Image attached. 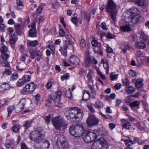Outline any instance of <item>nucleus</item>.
<instances>
[{
	"label": "nucleus",
	"mask_w": 149,
	"mask_h": 149,
	"mask_svg": "<svg viewBox=\"0 0 149 149\" xmlns=\"http://www.w3.org/2000/svg\"><path fill=\"white\" fill-rule=\"evenodd\" d=\"M29 52L32 59H34L36 57V50H31L29 51Z\"/></svg>",
	"instance_id": "nucleus-39"
},
{
	"label": "nucleus",
	"mask_w": 149,
	"mask_h": 149,
	"mask_svg": "<svg viewBox=\"0 0 149 149\" xmlns=\"http://www.w3.org/2000/svg\"><path fill=\"white\" fill-rule=\"evenodd\" d=\"M56 143H60V147L63 149H65L69 147L68 142L63 136L58 138Z\"/></svg>",
	"instance_id": "nucleus-10"
},
{
	"label": "nucleus",
	"mask_w": 149,
	"mask_h": 149,
	"mask_svg": "<svg viewBox=\"0 0 149 149\" xmlns=\"http://www.w3.org/2000/svg\"><path fill=\"white\" fill-rule=\"evenodd\" d=\"M10 88V86L8 84L4 83L0 86V92H3L5 91L9 90Z\"/></svg>",
	"instance_id": "nucleus-17"
},
{
	"label": "nucleus",
	"mask_w": 149,
	"mask_h": 149,
	"mask_svg": "<svg viewBox=\"0 0 149 149\" xmlns=\"http://www.w3.org/2000/svg\"><path fill=\"white\" fill-rule=\"evenodd\" d=\"M140 104V102L139 101H135L130 103V105L132 108L136 107V108L138 109L139 108Z\"/></svg>",
	"instance_id": "nucleus-25"
},
{
	"label": "nucleus",
	"mask_w": 149,
	"mask_h": 149,
	"mask_svg": "<svg viewBox=\"0 0 149 149\" xmlns=\"http://www.w3.org/2000/svg\"><path fill=\"white\" fill-rule=\"evenodd\" d=\"M135 45L137 48L140 49L144 48L146 46V44L143 42H136Z\"/></svg>",
	"instance_id": "nucleus-26"
},
{
	"label": "nucleus",
	"mask_w": 149,
	"mask_h": 149,
	"mask_svg": "<svg viewBox=\"0 0 149 149\" xmlns=\"http://www.w3.org/2000/svg\"><path fill=\"white\" fill-rule=\"evenodd\" d=\"M84 127L82 124L71 126L69 128L70 134L75 137H80L84 132Z\"/></svg>",
	"instance_id": "nucleus-6"
},
{
	"label": "nucleus",
	"mask_w": 149,
	"mask_h": 149,
	"mask_svg": "<svg viewBox=\"0 0 149 149\" xmlns=\"http://www.w3.org/2000/svg\"><path fill=\"white\" fill-rule=\"evenodd\" d=\"M91 57H88L85 59L84 61L82 63V65L83 67H87L91 65Z\"/></svg>",
	"instance_id": "nucleus-21"
},
{
	"label": "nucleus",
	"mask_w": 149,
	"mask_h": 149,
	"mask_svg": "<svg viewBox=\"0 0 149 149\" xmlns=\"http://www.w3.org/2000/svg\"><path fill=\"white\" fill-rule=\"evenodd\" d=\"M65 95L69 99H71L72 98V96L70 89H69V90L67 91L65 93Z\"/></svg>",
	"instance_id": "nucleus-37"
},
{
	"label": "nucleus",
	"mask_w": 149,
	"mask_h": 149,
	"mask_svg": "<svg viewBox=\"0 0 149 149\" xmlns=\"http://www.w3.org/2000/svg\"><path fill=\"white\" fill-rule=\"evenodd\" d=\"M123 84L125 86H128L130 84V81L127 79L123 80Z\"/></svg>",
	"instance_id": "nucleus-57"
},
{
	"label": "nucleus",
	"mask_w": 149,
	"mask_h": 149,
	"mask_svg": "<svg viewBox=\"0 0 149 149\" xmlns=\"http://www.w3.org/2000/svg\"><path fill=\"white\" fill-rule=\"evenodd\" d=\"M131 48V46L127 44L125 45L124 47L122 49V50L123 52L125 53L127 50Z\"/></svg>",
	"instance_id": "nucleus-51"
},
{
	"label": "nucleus",
	"mask_w": 149,
	"mask_h": 149,
	"mask_svg": "<svg viewBox=\"0 0 149 149\" xmlns=\"http://www.w3.org/2000/svg\"><path fill=\"white\" fill-rule=\"evenodd\" d=\"M137 126L138 128L140 130H143L146 132V129L145 128V124L143 123H137Z\"/></svg>",
	"instance_id": "nucleus-33"
},
{
	"label": "nucleus",
	"mask_w": 149,
	"mask_h": 149,
	"mask_svg": "<svg viewBox=\"0 0 149 149\" xmlns=\"http://www.w3.org/2000/svg\"><path fill=\"white\" fill-rule=\"evenodd\" d=\"M37 85L34 84L33 82H32L26 85L21 91L22 94L25 95L33 93L36 88Z\"/></svg>",
	"instance_id": "nucleus-7"
},
{
	"label": "nucleus",
	"mask_w": 149,
	"mask_h": 149,
	"mask_svg": "<svg viewBox=\"0 0 149 149\" xmlns=\"http://www.w3.org/2000/svg\"><path fill=\"white\" fill-rule=\"evenodd\" d=\"M124 141L126 145L128 146H131L134 143L133 141L130 140L126 139Z\"/></svg>",
	"instance_id": "nucleus-40"
},
{
	"label": "nucleus",
	"mask_w": 149,
	"mask_h": 149,
	"mask_svg": "<svg viewBox=\"0 0 149 149\" xmlns=\"http://www.w3.org/2000/svg\"><path fill=\"white\" fill-rule=\"evenodd\" d=\"M91 44L94 47H96L98 45V42L95 39H93L91 41Z\"/></svg>",
	"instance_id": "nucleus-60"
},
{
	"label": "nucleus",
	"mask_w": 149,
	"mask_h": 149,
	"mask_svg": "<svg viewBox=\"0 0 149 149\" xmlns=\"http://www.w3.org/2000/svg\"><path fill=\"white\" fill-rule=\"evenodd\" d=\"M26 83V81H24V79H22L19 80L17 83V85L18 86H21Z\"/></svg>",
	"instance_id": "nucleus-41"
},
{
	"label": "nucleus",
	"mask_w": 149,
	"mask_h": 149,
	"mask_svg": "<svg viewBox=\"0 0 149 149\" xmlns=\"http://www.w3.org/2000/svg\"><path fill=\"white\" fill-rule=\"evenodd\" d=\"M51 118V116L50 115H49L47 116H45L44 117V119L45 120V122L48 124L49 123L50 119Z\"/></svg>",
	"instance_id": "nucleus-58"
},
{
	"label": "nucleus",
	"mask_w": 149,
	"mask_h": 149,
	"mask_svg": "<svg viewBox=\"0 0 149 149\" xmlns=\"http://www.w3.org/2000/svg\"><path fill=\"white\" fill-rule=\"evenodd\" d=\"M91 65L92 64H96L97 63V61L94 58V57L93 56H91Z\"/></svg>",
	"instance_id": "nucleus-62"
},
{
	"label": "nucleus",
	"mask_w": 149,
	"mask_h": 149,
	"mask_svg": "<svg viewBox=\"0 0 149 149\" xmlns=\"http://www.w3.org/2000/svg\"><path fill=\"white\" fill-rule=\"evenodd\" d=\"M93 73V70H90L89 72L87 74V77L88 79V83H93V81L92 80V74Z\"/></svg>",
	"instance_id": "nucleus-24"
},
{
	"label": "nucleus",
	"mask_w": 149,
	"mask_h": 149,
	"mask_svg": "<svg viewBox=\"0 0 149 149\" xmlns=\"http://www.w3.org/2000/svg\"><path fill=\"white\" fill-rule=\"evenodd\" d=\"M18 78V75L16 74H13L11 77V81H15Z\"/></svg>",
	"instance_id": "nucleus-59"
},
{
	"label": "nucleus",
	"mask_w": 149,
	"mask_h": 149,
	"mask_svg": "<svg viewBox=\"0 0 149 149\" xmlns=\"http://www.w3.org/2000/svg\"><path fill=\"white\" fill-rule=\"evenodd\" d=\"M50 146V143L48 140H45L43 143L41 148L42 149H48Z\"/></svg>",
	"instance_id": "nucleus-28"
},
{
	"label": "nucleus",
	"mask_w": 149,
	"mask_h": 149,
	"mask_svg": "<svg viewBox=\"0 0 149 149\" xmlns=\"http://www.w3.org/2000/svg\"><path fill=\"white\" fill-rule=\"evenodd\" d=\"M123 127L126 129H129L131 127V125L129 123L127 122L123 125Z\"/></svg>",
	"instance_id": "nucleus-49"
},
{
	"label": "nucleus",
	"mask_w": 149,
	"mask_h": 149,
	"mask_svg": "<svg viewBox=\"0 0 149 149\" xmlns=\"http://www.w3.org/2000/svg\"><path fill=\"white\" fill-rule=\"evenodd\" d=\"M36 51V56H39L40 58H42V52L40 50H38L37 48L35 49Z\"/></svg>",
	"instance_id": "nucleus-48"
},
{
	"label": "nucleus",
	"mask_w": 149,
	"mask_h": 149,
	"mask_svg": "<svg viewBox=\"0 0 149 149\" xmlns=\"http://www.w3.org/2000/svg\"><path fill=\"white\" fill-rule=\"evenodd\" d=\"M69 77L70 75L69 73H67L61 77V80H64L65 79H67L69 78Z\"/></svg>",
	"instance_id": "nucleus-56"
},
{
	"label": "nucleus",
	"mask_w": 149,
	"mask_h": 149,
	"mask_svg": "<svg viewBox=\"0 0 149 149\" xmlns=\"http://www.w3.org/2000/svg\"><path fill=\"white\" fill-rule=\"evenodd\" d=\"M126 13L127 15H126L127 17L125 19V20L128 23L135 24L143 17L139 15L136 14L132 10L128 11Z\"/></svg>",
	"instance_id": "nucleus-5"
},
{
	"label": "nucleus",
	"mask_w": 149,
	"mask_h": 149,
	"mask_svg": "<svg viewBox=\"0 0 149 149\" xmlns=\"http://www.w3.org/2000/svg\"><path fill=\"white\" fill-rule=\"evenodd\" d=\"M74 42L71 39H67L65 42V43L63 45L67 47L68 48L71 49H73V45L74 44Z\"/></svg>",
	"instance_id": "nucleus-16"
},
{
	"label": "nucleus",
	"mask_w": 149,
	"mask_h": 149,
	"mask_svg": "<svg viewBox=\"0 0 149 149\" xmlns=\"http://www.w3.org/2000/svg\"><path fill=\"white\" fill-rule=\"evenodd\" d=\"M86 122L89 126H91L97 124L99 122V120L93 115L89 114Z\"/></svg>",
	"instance_id": "nucleus-9"
},
{
	"label": "nucleus",
	"mask_w": 149,
	"mask_h": 149,
	"mask_svg": "<svg viewBox=\"0 0 149 149\" xmlns=\"http://www.w3.org/2000/svg\"><path fill=\"white\" fill-rule=\"evenodd\" d=\"M31 77L30 75L26 74L25 75L23 78V79H24V81H26V83L27 82H29L30 81L31 79Z\"/></svg>",
	"instance_id": "nucleus-44"
},
{
	"label": "nucleus",
	"mask_w": 149,
	"mask_h": 149,
	"mask_svg": "<svg viewBox=\"0 0 149 149\" xmlns=\"http://www.w3.org/2000/svg\"><path fill=\"white\" fill-rule=\"evenodd\" d=\"M88 87L91 90L92 93H94V94H95L96 93V92L94 88V85L93 84L91 85H90V84H89Z\"/></svg>",
	"instance_id": "nucleus-45"
},
{
	"label": "nucleus",
	"mask_w": 149,
	"mask_h": 149,
	"mask_svg": "<svg viewBox=\"0 0 149 149\" xmlns=\"http://www.w3.org/2000/svg\"><path fill=\"white\" fill-rule=\"evenodd\" d=\"M68 48L67 47L63 45V46L60 49V51L62 54L65 57L67 55V49Z\"/></svg>",
	"instance_id": "nucleus-23"
},
{
	"label": "nucleus",
	"mask_w": 149,
	"mask_h": 149,
	"mask_svg": "<svg viewBox=\"0 0 149 149\" xmlns=\"http://www.w3.org/2000/svg\"><path fill=\"white\" fill-rule=\"evenodd\" d=\"M81 15L84 19H86L88 21H89L90 17L89 14H88L86 12H84L81 13Z\"/></svg>",
	"instance_id": "nucleus-32"
},
{
	"label": "nucleus",
	"mask_w": 149,
	"mask_h": 149,
	"mask_svg": "<svg viewBox=\"0 0 149 149\" xmlns=\"http://www.w3.org/2000/svg\"><path fill=\"white\" fill-rule=\"evenodd\" d=\"M81 46L82 48H84L86 46V43L84 39H82L80 42Z\"/></svg>",
	"instance_id": "nucleus-64"
},
{
	"label": "nucleus",
	"mask_w": 149,
	"mask_h": 149,
	"mask_svg": "<svg viewBox=\"0 0 149 149\" xmlns=\"http://www.w3.org/2000/svg\"><path fill=\"white\" fill-rule=\"evenodd\" d=\"M87 107L88 109L89 110L92 112H94L95 111V109L93 107L92 105L91 104H88L87 105Z\"/></svg>",
	"instance_id": "nucleus-52"
},
{
	"label": "nucleus",
	"mask_w": 149,
	"mask_h": 149,
	"mask_svg": "<svg viewBox=\"0 0 149 149\" xmlns=\"http://www.w3.org/2000/svg\"><path fill=\"white\" fill-rule=\"evenodd\" d=\"M37 34L36 31L35 29H30L28 36L32 37H34L36 36Z\"/></svg>",
	"instance_id": "nucleus-27"
},
{
	"label": "nucleus",
	"mask_w": 149,
	"mask_h": 149,
	"mask_svg": "<svg viewBox=\"0 0 149 149\" xmlns=\"http://www.w3.org/2000/svg\"><path fill=\"white\" fill-rule=\"evenodd\" d=\"M61 95L62 93L60 91L53 92L51 94V98L55 102L58 103L61 100Z\"/></svg>",
	"instance_id": "nucleus-11"
},
{
	"label": "nucleus",
	"mask_w": 149,
	"mask_h": 149,
	"mask_svg": "<svg viewBox=\"0 0 149 149\" xmlns=\"http://www.w3.org/2000/svg\"><path fill=\"white\" fill-rule=\"evenodd\" d=\"M87 131L88 132V134L90 137L91 138L92 141L97 138V132L95 130H87Z\"/></svg>",
	"instance_id": "nucleus-14"
},
{
	"label": "nucleus",
	"mask_w": 149,
	"mask_h": 149,
	"mask_svg": "<svg viewBox=\"0 0 149 149\" xmlns=\"http://www.w3.org/2000/svg\"><path fill=\"white\" fill-rule=\"evenodd\" d=\"M143 85L142 80L141 79H138L135 83L136 87L137 88H141Z\"/></svg>",
	"instance_id": "nucleus-30"
},
{
	"label": "nucleus",
	"mask_w": 149,
	"mask_h": 149,
	"mask_svg": "<svg viewBox=\"0 0 149 149\" xmlns=\"http://www.w3.org/2000/svg\"><path fill=\"white\" fill-rule=\"evenodd\" d=\"M20 127L19 125L16 124L13 127V131L15 133L18 132L20 129Z\"/></svg>",
	"instance_id": "nucleus-38"
},
{
	"label": "nucleus",
	"mask_w": 149,
	"mask_h": 149,
	"mask_svg": "<svg viewBox=\"0 0 149 149\" xmlns=\"http://www.w3.org/2000/svg\"><path fill=\"white\" fill-rule=\"evenodd\" d=\"M15 107L14 106H10L8 107V117L12 113Z\"/></svg>",
	"instance_id": "nucleus-42"
},
{
	"label": "nucleus",
	"mask_w": 149,
	"mask_h": 149,
	"mask_svg": "<svg viewBox=\"0 0 149 149\" xmlns=\"http://www.w3.org/2000/svg\"><path fill=\"white\" fill-rule=\"evenodd\" d=\"M145 0H135V2L139 6H142L144 4Z\"/></svg>",
	"instance_id": "nucleus-47"
},
{
	"label": "nucleus",
	"mask_w": 149,
	"mask_h": 149,
	"mask_svg": "<svg viewBox=\"0 0 149 149\" xmlns=\"http://www.w3.org/2000/svg\"><path fill=\"white\" fill-rule=\"evenodd\" d=\"M81 136L85 142L89 143L91 142V138L90 137L87 130L84 132Z\"/></svg>",
	"instance_id": "nucleus-13"
},
{
	"label": "nucleus",
	"mask_w": 149,
	"mask_h": 149,
	"mask_svg": "<svg viewBox=\"0 0 149 149\" xmlns=\"http://www.w3.org/2000/svg\"><path fill=\"white\" fill-rule=\"evenodd\" d=\"M21 27L20 24L16 23L15 24V30L16 33L18 34H19L20 32V28Z\"/></svg>",
	"instance_id": "nucleus-34"
},
{
	"label": "nucleus",
	"mask_w": 149,
	"mask_h": 149,
	"mask_svg": "<svg viewBox=\"0 0 149 149\" xmlns=\"http://www.w3.org/2000/svg\"><path fill=\"white\" fill-rule=\"evenodd\" d=\"M29 44L31 46H35L38 44V41L37 40L30 41Z\"/></svg>",
	"instance_id": "nucleus-55"
},
{
	"label": "nucleus",
	"mask_w": 149,
	"mask_h": 149,
	"mask_svg": "<svg viewBox=\"0 0 149 149\" xmlns=\"http://www.w3.org/2000/svg\"><path fill=\"white\" fill-rule=\"evenodd\" d=\"M8 102L7 100H2L0 101V108L6 105H8Z\"/></svg>",
	"instance_id": "nucleus-46"
},
{
	"label": "nucleus",
	"mask_w": 149,
	"mask_h": 149,
	"mask_svg": "<svg viewBox=\"0 0 149 149\" xmlns=\"http://www.w3.org/2000/svg\"><path fill=\"white\" fill-rule=\"evenodd\" d=\"M140 36V38L147 42H149V37L143 31H141L139 33Z\"/></svg>",
	"instance_id": "nucleus-18"
},
{
	"label": "nucleus",
	"mask_w": 149,
	"mask_h": 149,
	"mask_svg": "<svg viewBox=\"0 0 149 149\" xmlns=\"http://www.w3.org/2000/svg\"><path fill=\"white\" fill-rule=\"evenodd\" d=\"M110 78L112 81H113L117 79L118 74H114L113 72H111L110 74Z\"/></svg>",
	"instance_id": "nucleus-35"
},
{
	"label": "nucleus",
	"mask_w": 149,
	"mask_h": 149,
	"mask_svg": "<svg viewBox=\"0 0 149 149\" xmlns=\"http://www.w3.org/2000/svg\"><path fill=\"white\" fill-rule=\"evenodd\" d=\"M135 91L133 87L129 86L127 89L128 92L131 94L132 93Z\"/></svg>",
	"instance_id": "nucleus-53"
},
{
	"label": "nucleus",
	"mask_w": 149,
	"mask_h": 149,
	"mask_svg": "<svg viewBox=\"0 0 149 149\" xmlns=\"http://www.w3.org/2000/svg\"><path fill=\"white\" fill-rule=\"evenodd\" d=\"M9 57V55L6 53L2 54L1 58L3 60L5 61V64L4 65L5 67H9L10 64L7 61V59Z\"/></svg>",
	"instance_id": "nucleus-15"
},
{
	"label": "nucleus",
	"mask_w": 149,
	"mask_h": 149,
	"mask_svg": "<svg viewBox=\"0 0 149 149\" xmlns=\"http://www.w3.org/2000/svg\"><path fill=\"white\" fill-rule=\"evenodd\" d=\"M26 103V99L24 98L21 99L15 107L16 111L19 112L22 111L24 109Z\"/></svg>",
	"instance_id": "nucleus-12"
},
{
	"label": "nucleus",
	"mask_w": 149,
	"mask_h": 149,
	"mask_svg": "<svg viewBox=\"0 0 149 149\" xmlns=\"http://www.w3.org/2000/svg\"><path fill=\"white\" fill-rule=\"evenodd\" d=\"M125 102L129 103H130L132 101V99L130 96H127L125 98Z\"/></svg>",
	"instance_id": "nucleus-61"
},
{
	"label": "nucleus",
	"mask_w": 149,
	"mask_h": 149,
	"mask_svg": "<svg viewBox=\"0 0 149 149\" xmlns=\"http://www.w3.org/2000/svg\"><path fill=\"white\" fill-rule=\"evenodd\" d=\"M64 114L69 120L71 119L75 120L81 119L83 116V111L76 107L69 108L65 111Z\"/></svg>",
	"instance_id": "nucleus-1"
},
{
	"label": "nucleus",
	"mask_w": 149,
	"mask_h": 149,
	"mask_svg": "<svg viewBox=\"0 0 149 149\" xmlns=\"http://www.w3.org/2000/svg\"><path fill=\"white\" fill-rule=\"evenodd\" d=\"M51 121L53 125L56 130L60 131L66 128L64 119L61 116L53 117Z\"/></svg>",
	"instance_id": "nucleus-3"
},
{
	"label": "nucleus",
	"mask_w": 149,
	"mask_h": 149,
	"mask_svg": "<svg viewBox=\"0 0 149 149\" xmlns=\"http://www.w3.org/2000/svg\"><path fill=\"white\" fill-rule=\"evenodd\" d=\"M95 107L97 109H101L103 107V103L100 101H97L95 102L94 105Z\"/></svg>",
	"instance_id": "nucleus-31"
},
{
	"label": "nucleus",
	"mask_w": 149,
	"mask_h": 149,
	"mask_svg": "<svg viewBox=\"0 0 149 149\" xmlns=\"http://www.w3.org/2000/svg\"><path fill=\"white\" fill-rule=\"evenodd\" d=\"M29 138L34 142L33 147L35 149H40V143L45 140L44 136L37 131L31 132L30 134Z\"/></svg>",
	"instance_id": "nucleus-2"
},
{
	"label": "nucleus",
	"mask_w": 149,
	"mask_h": 149,
	"mask_svg": "<svg viewBox=\"0 0 149 149\" xmlns=\"http://www.w3.org/2000/svg\"><path fill=\"white\" fill-rule=\"evenodd\" d=\"M100 142L96 145H93V149H107L108 147L107 141L103 138L99 139Z\"/></svg>",
	"instance_id": "nucleus-8"
},
{
	"label": "nucleus",
	"mask_w": 149,
	"mask_h": 149,
	"mask_svg": "<svg viewBox=\"0 0 149 149\" xmlns=\"http://www.w3.org/2000/svg\"><path fill=\"white\" fill-rule=\"evenodd\" d=\"M83 95L82 97L83 100L85 101L88 100L90 97L89 91L87 90H85L83 93Z\"/></svg>",
	"instance_id": "nucleus-20"
},
{
	"label": "nucleus",
	"mask_w": 149,
	"mask_h": 149,
	"mask_svg": "<svg viewBox=\"0 0 149 149\" xmlns=\"http://www.w3.org/2000/svg\"><path fill=\"white\" fill-rule=\"evenodd\" d=\"M8 34L10 37H13L14 35L15 34L13 33V29L12 27H9L8 29Z\"/></svg>",
	"instance_id": "nucleus-36"
},
{
	"label": "nucleus",
	"mask_w": 149,
	"mask_h": 149,
	"mask_svg": "<svg viewBox=\"0 0 149 149\" xmlns=\"http://www.w3.org/2000/svg\"><path fill=\"white\" fill-rule=\"evenodd\" d=\"M69 61L73 64L77 65L79 63V59L77 56H73L70 57Z\"/></svg>",
	"instance_id": "nucleus-19"
},
{
	"label": "nucleus",
	"mask_w": 149,
	"mask_h": 149,
	"mask_svg": "<svg viewBox=\"0 0 149 149\" xmlns=\"http://www.w3.org/2000/svg\"><path fill=\"white\" fill-rule=\"evenodd\" d=\"M23 126L26 128H28L31 126V124L28 121H26L25 122V124Z\"/></svg>",
	"instance_id": "nucleus-63"
},
{
	"label": "nucleus",
	"mask_w": 149,
	"mask_h": 149,
	"mask_svg": "<svg viewBox=\"0 0 149 149\" xmlns=\"http://www.w3.org/2000/svg\"><path fill=\"white\" fill-rule=\"evenodd\" d=\"M120 29L121 31L124 32H128L131 30L130 28L127 25L120 26Z\"/></svg>",
	"instance_id": "nucleus-29"
},
{
	"label": "nucleus",
	"mask_w": 149,
	"mask_h": 149,
	"mask_svg": "<svg viewBox=\"0 0 149 149\" xmlns=\"http://www.w3.org/2000/svg\"><path fill=\"white\" fill-rule=\"evenodd\" d=\"M130 75L132 77H134L136 75V73L135 71L131 70L129 72Z\"/></svg>",
	"instance_id": "nucleus-54"
},
{
	"label": "nucleus",
	"mask_w": 149,
	"mask_h": 149,
	"mask_svg": "<svg viewBox=\"0 0 149 149\" xmlns=\"http://www.w3.org/2000/svg\"><path fill=\"white\" fill-rule=\"evenodd\" d=\"M25 68V65L24 64V65L22 66L20 64L19 65H17L16 66L17 69L20 71H22L24 70Z\"/></svg>",
	"instance_id": "nucleus-43"
},
{
	"label": "nucleus",
	"mask_w": 149,
	"mask_h": 149,
	"mask_svg": "<svg viewBox=\"0 0 149 149\" xmlns=\"http://www.w3.org/2000/svg\"><path fill=\"white\" fill-rule=\"evenodd\" d=\"M7 48L5 46H2L0 49V50L2 54L4 53H6V52H7Z\"/></svg>",
	"instance_id": "nucleus-50"
},
{
	"label": "nucleus",
	"mask_w": 149,
	"mask_h": 149,
	"mask_svg": "<svg viewBox=\"0 0 149 149\" xmlns=\"http://www.w3.org/2000/svg\"><path fill=\"white\" fill-rule=\"evenodd\" d=\"M101 63H102L103 64V67L106 71V73L107 74H108L109 70L108 63L107 61L104 62V59H102L101 60Z\"/></svg>",
	"instance_id": "nucleus-22"
},
{
	"label": "nucleus",
	"mask_w": 149,
	"mask_h": 149,
	"mask_svg": "<svg viewBox=\"0 0 149 149\" xmlns=\"http://www.w3.org/2000/svg\"><path fill=\"white\" fill-rule=\"evenodd\" d=\"M107 12L110 13L111 18L114 22L116 21V16L118 13L116 5L112 0H109L106 7Z\"/></svg>",
	"instance_id": "nucleus-4"
}]
</instances>
